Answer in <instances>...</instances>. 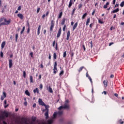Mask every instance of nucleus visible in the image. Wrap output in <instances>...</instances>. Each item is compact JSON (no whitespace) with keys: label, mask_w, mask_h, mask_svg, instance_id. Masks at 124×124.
Returning <instances> with one entry per match:
<instances>
[{"label":"nucleus","mask_w":124,"mask_h":124,"mask_svg":"<svg viewBox=\"0 0 124 124\" xmlns=\"http://www.w3.org/2000/svg\"><path fill=\"white\" fill-rule=\"evenodd\" d=\"M9 61V68H11L12 67V65H13V64L12 63V60L10 59Z\"/></svg>","instance_id":"obj_15"},{"label":"nucleus","mask_w":124,"mask_h":124,"mask_svg":"<svg viewBox=\"0 0 124 124\" xmlns=\"http://www.w3.org/2000/svg\"><path fill=\"white\" fill-rule=\"evenodd\" d=\"M114 95L116 96V97H118L119 96V94H118L117 93H115Z\"/></svg>","instance_id":"obj_56"},{"label":"nucleus","mask_w":124,"mask_h":124,"mask_svg":"<svg viewBox=\"0 0 124 124\" xmlns=\"http://www.w3.org/2000/svg\"><path fill=\"white\" fill-rule=\"evenodd\" d=\"M113 44H114L113 42H111L109 44V46H111V45H113Z\"/></svg>","instance_id":"obj_61"},{"label":"nucleus","mask_w":124,"mask_h":124,"mask_svg":"<svg viewBox=\"0 0 124 124\" xmlns=\"http://www.w3.org/2000/svg\"><path fill=\"white\" fill-rule=\"evenodd\" d=\"M91 22V19L90 18H88L86 21V26H89V23Z\"/></svg>","instance_id":"obj_25"},{"label":"nucleus","mask_w":124,"mask_h":124,"mask_svg":"<svg viewBox=\"0 0 124 124\" xmlns=\"http://www.w3.org/2000/svg\"><path fill=\"white\" fill-rule=\"evenodd\" d=\"M74 56V53L72 52L71 54V58H73V56Z\"/></svg>","instance_id":"obj_48"},{"label":"nucleus","mask_w":124,"mask_h":124,"mask_svg":"<svg viewBox=\"0 0 124 124\" xmlns=\"http://www.w3.org/2000/svg\"><path fill=\"white\" fill-rule=\"evenodd\" d=\"M30 31H31V29L30 28H28L27 29V33L28 34L30 33Z\"/></svg>","instance_id":"obj_43"},{"label":"nucleus","mask_w":124,"mask_h":124,"mask_svg":"<svg viewBox=\"0 0 124 124\" xmlns=\"http://www.w3.org/2000/svg\"><path fill=\"white\" fill-rule=\"evenodd\" d=\"M109 2H107L106 4L104 5V8H105V9L107 8L108 5H109Z\"/></svg>","instance_id":"obj_31"},{"label":"nucleus","mask_w":124,"mask_h":124,"mask_svg":"<svg viewBox=\"0 0 124 124\" xmlns=\"http://www.w3.org/2000/svg\"><path fill=\"white\" fill-rule=\"evenodd\" d=\"M98 23L101 24H104V22H103V21H102L101 19H98Z\"/></svg>","instance_id":"obj_34"},{"label":"nucleus","mask_w":124,"mask_h":124,"mask_svg":"<svg viewBox=\"0 0 124 124\" xmlns=\"http://www.w3.org/2000/svg\"><path fill=\"white\" fill-rule=\"evenodd\" d=\"M82 6H83V5H82V3H80L78 5V8L79 9H81L82 8Z\"/></svg>","instance_id":"obj_35"},{"label":"nucleus","mask_w":124,"mask_h":124,"mask_svg":"<svg viewBox=\"0 0 124 124\" xmlns=\"http://www.w3.org/2000/svg\"><path fill=\"white\" fill-rule=\"evenodd\" d=\"M121 7H124V1H122L121 4H120Z\"/></svg>","instance_id":"obj_37"},{"label":"nucleus","mask_w":124,"mask_h":124,"mask_svg":"<svg viewBox=\"0 0 124 124\" xmlns=\"http://www.w3.org/2000/svg\"><path fill=\"white\" fill-rule=\"evenodd\" d=\"M7 103V102L6 100H5L4 102V105H6Z\"/></svg>","instance_id":"obj_60"},{"label":"nucleus","mask_w":124,"mask_h":124,"mask_svg":"<svg viewBox=\"0 0 124 124\" xmlns=\"http://www.w3.org/2000/svg\"><path fill=\"white\" fill-rule=\"evenodd\" d=\"M65 28H66V25H64L63 27V31H65Z\"/></svg>","instance_id":"obj_42"},{"label":"nucleus","mask_w":124,"mask_h":124,"mask_svg":"<svg viewBox=\"0 0 124 124\" xmlns=\"http://www.w3.org/2000/svg\"><path fill=\"white\" fill-rule=\"evenodd\" d=\"M40 11V8H38L37 9V13H38Z\"/></svg>","instance_id":"obj_54"},{"label":"nucleus","mask_w":124,"mask_h":124,"mask_svg":"<svg viewBox=\"0 0 124 124\" xmlns=\"http://www.w3.org/2000/svg\"><path fill=\"white\" fill-rule=\"evenodd\" d=\"M115 3H116V0H113L112 4H115Z\"/></svg>","instance_id":"obj_63"},{"label":"nucleus","mask_w":124,"mask_h":124,"mask_svg":"<svg viewBox=\"0 0 124 124\" xmlns=\"http://www.w3.org/2000/svg\"><path fill=\"white\" fill-rule=\"evenodd\" d=\"M90 44H91V48H93V41H91L90 42Z\"/></svg>","instance_id":"obj_52"},{"label":"nucleus","mask_w":124,"mask_h":124,"mask_svg":"<svg viewBox=\"0 0 124 124\" xmlns=\"http://www.w3.org/2000/svg\"><path fill=\"white\" fill-rule=\"evenodd\" d=\"M25 94L28 96H31V93L29 92V90L25 91Z\"/></svg>","instance_id":"obj_21"},{"label":"nucleus","mask_w":124,"mask_h":124,"mask_svg":"<svg viewBox=\"0 0 124 124\" xmlns=\"http://www.w3.org/2000/svg\"><path fill=\"white\" fill-rule=\"evenodd\" d=\"M34 93H37L38 94L39 93V89H38L37 88H36L33 91Z\"/></svg>","instance_id":"obj_17"},{"label":"nucleus","mask_w":124,"mask_h":124,"mask_svg":"<svg viewBox=\"0 0 124 124\" xmlns=\"http://www.w3.org/2000/svg\"><path fill=\"white\" fill-rule=\"evenodd\" d=\"M26 29V27L24 26L22 28V30H21L20 32V34H23L24 31H25V30Z\"/></svg>","instance_id":"obj_28"},{"label":"nucleus","mask_w":124,"mask_h":124,"mask_svg":"<svg viewBox=\"0 0 124 124\" xmlns=\"http://www.w3.org/2000/svg\"><path fill=\"white\" fill-rule=\"evenodd\" d=\"M69 37H70V31H68L67 32L66 40H69Z\"/></svg>","instance_id":"obj_12"},{"label":"nucleus","mask_w":124,"mask_h":124,"mask_svg":"<svg viewBox=\"0 0 124 124\" xmlns=\"http://www.w3.org/2000/svg\"><path fill=\"white\" fill-rule=\"evenodd\" d=\"M40 30H41V25H39L37 29V35L40 34Z\"/></svg>","instance_id":"obj_16"},{"label":"nucleus","mask_w":124,"mask_h":124,"mask_svg":"<svg viewBox=\"0 0 124 124\" xmlns=\"http://www.w3.org/2000/svg\"><path fill=\"white\" fill-rule=\"evenodd\" d=\"M115 7H119V4L116 3V5H115Z\"/></svg>","instance_id":"obj_64"},{"label":"nucleus","mask_w":124,"mask_h":124,"mask_svg":"<svg viewBox=\"0 0 124 124\" xmlns=\"http://www.w3.org/2000/svg\"><path fill=\"white\" fill-rule=\"evenodd\" d=\"M0 56L1 58H3V52L2 51L0 52Z\"/></svg>","instance_id":"obj_41"},{"label":"nucleus","mask_w":124,"mask_h":124,"mask_svg":"<svg viewBox=\"0 0 124 124\" xmlns=\"http://www.w3.org/2000/svg\"><path fill=\"white\" fill-rule=\"evenodd\" d=\"M57 114L58 116H62V111H58Z\"/></svg>","instance_id":"obj_36"},{"label":"nucleus","mask_w":124,"mask_h":124,"mask_svg":"<svg viewBox=\"0 0 124 124\" xmlns=\"http://www.w3.org/2000/svg\"><path fill=\"white\" fill-rule=\"evenodd\" d=\"M118 123H119V124H124V121H123L122 120V119H120V120L118 121Z\"/></svg>","instance_id":"obj_38"},{"label":"nucleus","mask_w":124,"mask_h":124,"mask_svg":"<svg viewBox=\"0 0 124 124\" xmlns=\"http://www.w3.org/2000/svg\"><path fill=\"white\" fill-rule=\"evenodd\" d=\"M32 107L33 108H35V107H36V103H34L33 106H32Z\"/></svg>","instance_id":"obj_53"},{"label":"nucleus","mask_w":124,"mask_h":124,"mask_svg":"<svg viewBox=\"0 0 124 124\" xmlns=\"http://www.w3.org/2000/svg\"><path fill=\"white\" fill-rule=\"evenodd\" d=\"M67 103H68V100H66L65 101L64 106H61L58 108V110H62V109H69V105Z\"/></svg>","instance_id":"obj_3"},{"label":"nucleus","mask_w":124,"mask_h":124,"mask_svg":"<svg viewBox=\"0 0 124 124\" xmlns=\"http://www.w3.org/2000/svg\"><path fill=\"white\" fill-rule=\"evenodd\" d=\"M55 49H56V50H58V43H57L56 44Z\"/></svg>","instance_id":"obj_57"},{"label":"nucleus","mask_w":124,"mask_h":124,"mask_svg":"<svg viewBox=\"0 0 124 124\" xmlns=\"http://www.w3.org/2000/svg\"><path fill=\"white\" fill-rule=\"evenodd\" d=\"M50 13V12L49 11H47L46 14V16H48V15H49V14Z\"/></svg>","instance_id":"obj_58"},{"label":"nucleus","mask_w":124,"mask_h":124,"mask_svg":"<svg viewBox=\"0 0 124 124\" xmlns=\"http://www.w3.org/2000/svg\"><path fill=\"white\" fill-rule=\"evenodd\" d=\"M53 122H54V120H53V119H50L47 120L46 123L42 122L41 124H53Z\"/></svg>","instance_id":"obj_7"},{"label":"nucleus","mask_w":124,"mask_h":124,"mask_svg":"<svg viewBox=\"0 0 124 124\" xmlns=\"http://www.w3.org/2000/svg\"><path fill=\"white\" fill-rule=\"evenodd\" d=\"M103 84L104 85L105 88H107V86H108V80H104Z\"/></svg>","instance_id":"obj_14"},{"label":"nucleus","mask_w":124,"mask_h":124,"mask_svg":"<svg viewBox=\"0 0 124 124\" xmlns=\"http://www.w3.org/2000/svg\"><path fill=\"white\" fill-rule=\"evenodd\" d=\"M55 44H56V41L54 40V41H53V44H52V46H53V47H55Z\"/></svg>","instance_id":"obj_44"},{"label":"nucleus","mask_w":124,"mask_h":124,"mask_svg":"<svg viewBox=\"0 0 124 124\" xmlns=\"http://www.w3.org/2000/svg\"><path fill=\"white\" fill-rule=\"evenodd\" d=\"M51 54L49 53V56H48V59H49V60H51Z\"/></svg>","instance_id":"obj_62"},{"label":"nucleus","mask_w":124,"mask_h":124,"mask_svg":"<svg viewBox=\"0 0 124 124\" xmlns=\"http://www.w3.org/2000/svg\"><path fill=\"white\" fill-rule=\"evenodd\" d=\"M21 20H23L24 19V16H18Z\"/></svg>","instance_id":"obj_50"},{"label":"nucleus","mask_w":124,"mask_h":124,"mask_svg":"<svg viewBox=\"0 0 124 124\" xmlns=\"http://www.w3.org/2000/svg\"><path fill=\"white\" fill-rule=\"evenodd\" d=\"M4 46H5V42H3L1 44V47L2 49H3L4 48Z\"/></svg>","instance_id":"obj_20"},{"label":"nucleus","mask_w":124,"mask_h":124,"mask_svg":"<svg viewBox=\"0 0 124 124\" xmlns=\"http://www.w3.org/2000/svg\"><path fill=\"white\" fill-rule=\"evenodd\" d=\"M58 65V63H57V61H55L54 64L53 68V73L54 74H57V72H58V67L57 66Z\"/></svg>","instance_id":"obj_4"},{"label":"nucleus","mask_w":124,"mask_h":124,"mask_svg":"<svg viewBox=\"0 0 124 124\" xmlns=\"http://www.w3.org/2000/svg\"><path fill=\"white\" fill-rule=\"evenodd\" d=\"M30 79L31 83H33V78L32 77V76H30Z\"/></svg>","instance_id":"obj_24"},{"label":"nucleus","mask_w":124,"mask_h":124,"mask_svg":"<svg viewBox=\"0 0 124 124\" xmlns=\"http://www.w3.org/2000/svg\"><path fill=\"white\" fill-rule=\"evenodd\" d=\"M21 6H19L17 8V10L20 11L21 10Z\"/></svg>","instance_id":"obj_55"},{"label":"nucleus","mask_w":124,"mask_h":124,"mask_svg":"<svg viewBox=\"0 0 124 124\" xmlns=\"http://www.w3.org/2000/svg\"><path fill=\"white\" fill-rule=\"evenodd\" d=\"M57 116H58V112H55L53 114V119H56V118H57Z\"/></svg>","instance_id":"obj_23"},{"label":"nucleus","mask_w":124,"mask_h":124,"mask_svg":"<svg viewBox=\"0 0 124 124\" xmlns=\"http://www.w3.org/2000/svg\"><path fill=\"white\" fill-rule=\"evenodd\" d=\"M6 97V93L5 92H3V95L1 96L0 100H4V98Z\"/></svg>","instance_id":"obj_9"},{"label":"nucleus","mask_w":124,"mask_h":124,"mask_svg":"<svg viewBox=\"0 0 124 124\" xmlns=\"http://www.w3.org/2000/svg\"><path fill=\"white\" fill-rule=\"evenodd\" d=\"M64 23H65V18H63L61 23V25L63 26V25H64Z\"/></svg>","instance_id":"obj_30"},{"label":"nucleus","mask_w":124,"mask_h":124,"mask_svg":"<svg viewBox=\"0 0 124 124\" xmlns=\"http://www.w3.org/2000/svg\"><path fill=\"white\" fill-rule=\"evenodd\" d=\"M93 23H91L90 24V28L92 29L93 28Z\"/></svg>","instance_id":"obj_49"},{"label":"nucleus","mask_w":124,"mask_h":124,"mask_svg":"<svg viewBox=\"0 0 124 124\" xmlns=\"http://www.w3.org/2000/svg\"><path fill=\"white\" fill-rule=\"evenodd\" d=\"M26 72L25 71H23V77L24 78H26Z\"/></svg>","instance_id":"obj_40"},{"label":"nucleus","mask_w":124,"mask_h":124,"mask_svg":"<svg viewBox=\"0 0 124 124\" xmlns=\"http://www.w3.org/2000/svg\"><path fill=\"white\" fill-rule=\"evenodd\" d=\"M75 10H76V9L74 8L73 10V12H72V15H73L74 14V12H75Z\"/></svg>","instance_id":"obj_46"},{"label":"nucleus","mask_w":124,"mask_h":124,"mask_svg":"<svg viewBox=\"0 0 124 124\" xmlns=\"http://www.w3.org/2000/svg\"><path fill=\"white\" fill-rule=\"evenodd\" d=\"M66 57V51H65L63 54V58H65Z\"/></svg>","instance_id":"obj_39"},{"label":"nucleus","mask_w":124,"mask_h":124,"mask_svg":"<svg viewBox=\"0 0 124 124\" xmlns=\"http://www.w3.org/2000/svg\"><path fill=\"white\" fill-rule=\"evenodd\" d=\"M61 34H62V28H60L58 31L57 33V37L59 38L61 36Z\"/></svg>","instance_id":"obj_10"},{"label":"nucleus","mask_w":124,"mask_h":124,"mask_svg":"<svg viewBox=\"0 0 124 124\" xmlns=\"http://www.w3.org/2000/svg\"><path fill=\"white\" fill-rule=\"evenodd\" d=\"M30 56L31 58H32L33 57V52L30 53Z\"/></svg>","instance_id":"obj_51"},{"label":"nucleus","mask_w":124,"mask_h":124,"mask_svg":"<svg viewBox=\"0 0 124 124\" xmlns=\"http://www.w3.org/2000/svg\"><path fill=\"white\" fill-rule=\"evenodd\" d=\"M86 77L87 78H88V79L90 80V82L91 83H93V80L92 79V78H91V77L90 76V75H89V74H88V72L86 73Z\"/></svg>","instance_id":"obj_13"},{"label":"nucleus","mask_w":124,"mask_h":124,"mask_svg":"<svg viewBox=\"0 0 124 124\" xmlns=\"http://www.w3.org/2000/svg\"><path fill=\"white\" fill-rule=\"evenodd\" d=\"M120 10L119 9V8H117L116 9L113 10L112 13H117V12H119V11Z\"/></svg>","instance_id":"obj_27"},{"label":"nucleus","mask_w":124,"mask_h":124,"mask_svg":"<svg viewBox=\"0 0 124 124\" xmlns=\"http://www.w3.org/2000/svg\"><path fill=\"white\" fill-rule=\"evenodd\" d=\"M55 27V21L54 20L51 21V25L50 27V31H53V30Z\"/></svg>","instance_id":"obj_5"},{"label":"nucleus","mask_w":124,"mask_h":124,"mask_svg":"<svg viewBox=\"0 0 124 124\" xmlns=\"http://www.w3.org/2000/svg\"><path fill=\"white\" fill-rule=\"evenodd\" d=\"M78 26V22H77L74 24L73 27V31H75V29H76V28H77Z\"/></svg>","instance_id":"obj_18"},{"label":"nucleus","mask_w":124,"mask_h":124,"mask_svg":"<svg viewBox=\"0 0 124 124\" xmlns=\"http://www.w3.org/2000/svg\"><path fill=\"white\" fill-rule=\"evenodd\" d=\"M53 59L54 60H57V54L56 52H54L53 54Z\"/></svg>","instance_id":"obj_32"},{"label":"nucleus","mask_w":124,"mask_h":124,"mask_svg":"<svg viewBox=\"0 0 124 124\" xmlns=\"http://www.w3.org/2000/svg\"><path fill=\"white\" fill-rule=\"evenodd\" d=\"M8 113L6 111H3L1 115H0V124H29L28 123V120L25 117H22L19 119L14 120H11V122L6 123L5 121L3 120L5 118H8ZM30 124H37L34 123L32 122H30Z\"/></svg>","instance_id":"obj_1"},{"label":"nucleus","mask_w":124,"mask_h":124,"mask_svg":"<svg viewBox=\"0 0 124 124\" xmlns=\"http://www.w3.org/2000/svg\"><path fill=\"white\" fill-rule=\"evenodd\" d=\"M11 19H7L5 18H0V27L1 26H7L11 23Z\"/></svg>","instance_id":"obj_2"},{"label":"nucleus","mask_w":124,"mask_h":124,"mask_svg":"<svg viewBox=\"0 0 124 124\" xmlns=\"http://www.w3.org/2000/svg\"><path fill=\"white\" fill-rule=\"evenodd\" d=\"M45 116L46 117V119H49V110L46 111V113H45Z\"/></svg>","instance_id":"obj_11"},{"label":"nucleus","mask_w":124,"mask_h":124,"mask_svg":"<svg viewBox=\"0 0 124 124\" xmlns=\"http://www.w3.org/2000/svg\"><path fill=\"white\" fill-rule=\"evenodd\" d=\"M94 13H95V10H93V12L92 13V15L93 16V15H94Z\"/></svg>","instance_id":"obj_47"},{"label":"nucleus","mask_w":124,"mask_h":124,"mask_svg":"<svg viewBox=\"0 0 124 124\" xmlns=\"http://www.w3.org/2000/svg\"><path fill=\"white\" fill-rule=\"evenodd\" d=\"M38 103L39 105H42V106H44L45 103L43 102V101H42V99L39 98L38 100Z\"/></svg>","instance_id":"obj_8"},{"label":"nucleus","mask_w":124,"mask_h":124,"mask_svg":"<svg viewBox=\"0 0 124 124\" xmlns=\"http://www.w3.org/2000/svg\"><path fill=\"white\" fill-rule=\"evenodd\" d=\"M18 36H19V34H16V39H18Z\"/></svg>","instance_id":"obj_59"},{"label":"nucleus","mask_w":124,"mask_h":124,"mask_svg":"<svg viewBox=\"0 0 124 124\" xmlns=\"http://www.w3.org/2000/svg\"><path fill=\"white\" fill-rule=\"evenodd\" d=\"M40 89H41V90H42V89H43V85H42V84H40Z\"/></svg>","instance_id":"obj_45"},{"label":"nucleus","mask_w":124,"mask_h":124,"mask_svg":"<svg viewBox=\"0 0 124 124\" xmlns=\"http://www.w3.org/2000/svg\"><path fill=\"white\" fill-rule=\"evenodd\" d=\"M72 4H73V0H70L69 3L68 7H71Z\"/></svg>","instance_id":"obj_19"},{"label":"nucleus","mask_w":124,"mask_h":124,"mask_svg":"<svg viewBox=\"0 0 124 124\" xmlns=\"http://www.w3.org/2000/svg\"><path fill=\"white\" fill-rule=\"evenodd\" d=\"M83 68H85V67L82 66V67H80L79 69L78 70V72H80V71H82V70H83Z\"/></svg>","instance_id":"obj_33"},{"label":"nucleus","mask_w":124,"mask_h":124,"mask_svg":"<svg viewBox=\"0 0 124 124\" xmlns=\"http://www.w3.org/2000/svg\"><path fill=\"white\" fill-rule=\"evenodd\" d=\"M31 122H32L34 124H40L38 121H36V117H32L31 121Z\"/></svg>","instance_id":"obj_6"},{"label":"nucleus","mask_w":124,"mask_h":124,"mask_svg":"<svg viewBox=\"0 0 124 124\" xmlns=\"http://www.w3.org/2000/svg\"><path fill=\"white\" fill-rule=\"evenodd\" d=\"M63 73H64V71L63 70H62L60 74H59V76H60V77H62V75H63Z\"/></svg>","instance_id":"obj_29"},{"label":"nucleus","mask_w":124,"mask_h":124,"mask_svg":"<svg viewBox=\"0 0 124 124\" xmlns=\"http://www.w3.org/2000/svg\"><path fill=\"white\" fill-rule=\"evenodd\" d=\"M48 92L49 93H53V89H52V88H51V86L48 87Z\"/></svg>","instance_id":"obj_26"},{"label":"nucleus","mask_w":124,"mask_h":124,"mask_svg":"<svg viewBox=\"0 0 124 124\" xmlns=\"http://www.w3.org/2000/svg\"><path fill=\"white\" fill-rule=\"evenodd\" d=\"M44 106H45L46 110V111H48V110H49V108H50V106H49V105H46L45 104V105Z\"/></svg>","instance_id":"obj_22"}]
</instances>
